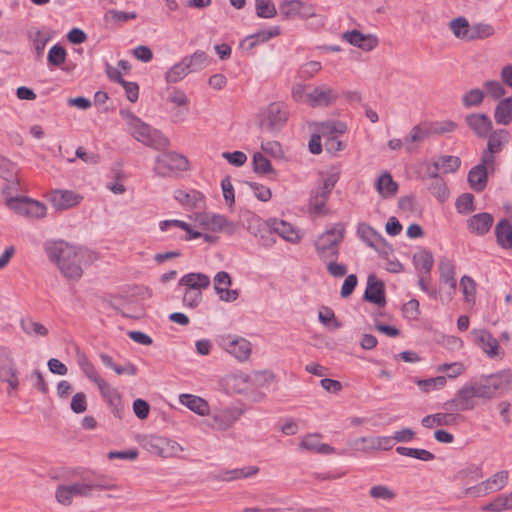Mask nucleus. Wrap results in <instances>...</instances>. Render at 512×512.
I'll return each mask as SVG.
<instances>
[{"instance_id":"ea45409f","label":"nucleus","mask_w":512,"mask_h":512,"mask_svg":"<svg viewBox=\"0 0 512 512\" xmlns=\"http://www.w3.org/2000/svg\"><path fill=\"white\" fill-rule=\"evenodd\" d=\"M346 131V124L343 122L326 121L317 125L316 133L321 135V138L327 139Z\"/></svg>"},{"instance_id":"7ed1b4c3","label":"nucleus","mask_w":512,"mask_h":512,"mask_svg":"<svg viewBox=\"0 0 512 512\" xmlns=\"http://www.w3.org/2000/svg\"><path fill=\"white\" fill-rule=\"evenodd\" d=\"M240 222L249 233L259 239L263 247L269 248L276 243V236L271 233L269 220L263 221L255 213L246 210L241 212Z\"/></svg>"},{"instance_id":"a211bd4d","label":"nucleus","mask_w":512,"mask_h":512,"mask_svg":"<svg viewBox=\"0 0 512 512\" xmlns=\"http://www.w3.org/2000/svg\"><path fill=\"white\" fill-rule=\"evenodd\" d=\"M433 134V127L431 123L421 122L418 125H415L409 132V134L404 138V144L406 150L409 153H413L417 150L413 144H420L424 142L429 136Z\"/></svg>"},{"instance_id":"2f4dec72","label":"nucleus","mask_w":512,"mask_h":512,"mask_svg":"<svg viewBox=\"0 0 512 512\" xmlns=\"http://www.w3.org/2000/svg\"><path fill=\"white\" fill-rule=\"evenodd\" d=\"M180 402L194 413L204 416L209 413V405L207 401L199 396L192 394H181Z\"/></svg>"},{"instance_id":"6e6d98bb","label":"nucleus","mask_w":512,"mask_h":512,"mask_svg":"<svg viewBox=\"0 0 512 512\" xmlns=\"http://www.w3.org/2000/svg\"><path fill=\"white\" fill-rule=\"evenodd\" d=\"M489 493L503 489L508 483V471L502 470L484 481Z\"/></svg>"},{"instance_id":"f8f14e48","label":"nucleus","mask_w":512,"mask_h":512,"mask_svg":"<svg viewBox=\"0 0 512 512\" xmlns=\"http://www.w3.org/2000/svg\"><path fill=\"white\" fill-rule=\"evenodd\" d=\"M220 346L239 361H245L251 354V343L243 337H223Z\"/></svg>"},{"instance_id":"473e14b6","label":"nucleus","mask_w":512,"mask_h":512,"mask_svg":"<svg viewBox=\"0 0 512 512\" xmlns=\"http://www.w3.org/2000/svg\"><path fill=\"white\" fill-rule=\"evenodd\" d=\"M179 284L188 289L201 291V289L209 287L210 278L203 273H188L180 279Z\"/></svg>"},{"instance_id":"13d9d810","label":"nucleus","mask_w":512,"mask_h":512,"mask_svg":"<svg viewBox=\"0 0 512 512\" xmlns=\"http://www.w3.org/2000/svg\"><path fill=\"white\" fill-rule=\"evenodd\" d=\"M485 94L482 90L475 88L462 96V103L465 108L478 107L482 104Z\"/></svg>"},{"instance_id":"2eb2a0df","label":"nucleus","mask_w":512,"mask_h":512,"mask_svg":"<svg viewBox=\"0 0 512 512\" xmlns=\"http://www.w3.org/2000/svg\"><path fill=\"white\" fill-rule=\"evenodd\" d=\"M357 234L359 238L369 247L376 250L381 257L387 258L388 252H384L379 248V244L387 245L386 240L373 227L367 223H359L357 226Z\"/></svg>"},{"instance_id":"49530a36","label":"nucleus","mask_w":512,"mask_h":512,"mask_svg":"<svg viewBox=\"0 0 512 512\" xmlns=\"http://www.w3.org/2000/svg\"><path fill=\"white\" fill-rule=\"evenodd\" d=\"M186 62L182 58V60L179 63H176L173 65L167 72H166V81L168 83H177L183 78H185L190 72L188 67L185 65Z\"/></svg>"},{"instance_id":"aec40b11","label":"nucleus","mask_w":512,"mask_h":512,"mask_svg":"<svg viewBox=\"0 0 512 512\" xmlns=\"http://www.w3.org/2000/svg\"><path fill=\"white\" fill-rule=\"evenodd\" d=\"M494 223V217L488 212H482L472 215L467 220V229L477 236L486 235Z\"/></svg>"},{"instance_id":"58836bf2","label":"nucleus","mask_w":512,"mask_h":512,"mask_svg":"<svg viewBox=\"0 0 512 512\" xmlns=\"http://www.w3.org/2000/svg\"><path fill=\"white\" fill-rule=\"evenodd\" d=\"M376 189L382 197L389 198L397 193L398 184L388 172H385L377 179Z\"/></svg>"},{"instance_id":"dca6fc26","label":"nucleus","mask_w":512,"mask_h":512,"mask_svg":"<svg viewBox=\"0 0 512 512\" xmlns=\"http://www.w3.org/2000/svg\"><path fill=\"white\" fill-rule=\"evenodd\" d=\"M467 126L481 139H485L493 129L490 117L485 113H471L465 117Z\"/></svg>"},{"instance_id":"cd10ccee","label":"nucleus","mask_w":512,"mask_h":512,"mask_svg":"<svg viewBox=\"0 0 512 512\" xmlns=\"http://www.w3.org/2000/svg\"><path fill=\"white\" fill-rule=\"evenodd\" d=\"M496 243L505 250L512 249V225L507 218H502L495 226Z\"/></svg>"},{"instance_id":"864d4df0","label":"nucleus","mask_w":512,"mask_h":512,"mask_svg":"<svg viewBox=\"0 0 512 512\" xmlns=\"http://www.w3.org/2000/svg\"><path fill=\"white\" fill-rule=\"evenodd\" d=\"M456 210L459 214H468L476 210L474 204V195L471 193L461 194L455 202Z\"/></svg>"},{"instance_id":"6ab92c4d","label":"nucleus","mask_w":512,"mask_h":512,"mask_svg":"<svg viewBox=\"0 0 512 512\" xmlns=\"http://www.w3.org/2000/svg\"><path fill=\"white\" fill-rule=\"evenodd\" d=\"M338 99V94L331 88L318 86L307 94V101L311 107H327Z\"/></svg>"},{"instance_id":"c03bdc74","label":"nucleus","mask_w":512,"mask_h":512,"mask_svg":"<svg viewBox=\"0 0 512 512\" xmlns=\"http://www.w3.org/2000/svg\"><path fill=\"white\" fill-rule=\"evenodd\" d=\"M22 330L29 336H47L48 329L39 322L33 321L31 318H22L20 320Z\"/></svg>"},{"instance_id":"6e6552de","label":"nucleus","mask_w":512,"mask_h":512,"mask_svg":"<svg viewBox=\"0 0 512 512\" xmlns=\"http://www.w3.org/2000/svg\"><path fill=\"white\" fill-rule=\"evenodd\" d=\"M338 181V176L332 174L325 178L320 186L311 191L309 205L314 212L320 214L323 212L326 202Z\"/></svg>"},{"instance_id":"1a4fd4ad","label":"nucleus","mask_w":512,"mask_h":512,"mask_svg":"<svg viewBox=\"0 0 512 512\" xmlns=\"http://www.w3.org/2000/svg\"><path fill=\"white\" fill-rule=\"evenodd\" d=\"M345 233V224L338 222L317 237L314 241V247L318 248L324 246V248L328 249L340 248L345 238Z\"/></svg>"},{"instance_id":"4be33fe9","label":"nucleus","mask_w":512,"mask_h":512,"mask_svg":"<svg viewBox=\"0 0 512 512\" xmlns=\"http://www.w3.org/2000/svg\"><path fill=\"white\" fill-rule=\"evenodd\" d=\"M343 39L349 44L361 48L365 51H371L378 45V39L371 34H363L359 30L347 31L343 34Z\"/></svg>"},{"instance_id":"f704fd0d","label":"nucleus","mask_w":512,"mask_h":512,"mask_svg":"<svg viewBox=\"0 0 512 512\" xmlns=\"http://www.w3.org/2000/svg\"><path fill=\"white\" fill-rule=\"evenodd\" d=\"M486 138L488 139L487 148L489 149V152L500 153L503 146L508 143L510 134L506 129H492Z\"/></svg>"},{"instance_id":"bf43d9fd","label":"nucleus","mask_w":512,"mask_h":512,"mask_svg":"<svg viewBox=\"0 0 512 512\" xmlns=\"http://www.w3.org/2000/svg\"><path fill=\"white\" fill-rule=\"evenodd\" d=\"M446 382V377L437 376L434 378L417 380L416 384L422 391L428 393L434 389L443 388L446 385Z\"/></svg>"},{"instance_id":"774afa93","label":"nucleus","mask_w":512,"mask_h":512,"mask_svg":"<svg viewBox=\"0 0 512 512\" xmlns=\"http://www.w3.org/2000/svg\"><path fill=\"white\" fill-rule=\"evenodd\" d=\"M202 301L201 291L186 289L183 296V304L189 308H196Z\"/></svg>"},{"instance_id":"f257e3e1","label":"nucleus","mask_w":512,"mask_h":512,"mask_svg":"<svg viewBox=\"0 0 512 512\" xmlns=\"http://www.w3.org/2000/svg\"><path fill=\"white\" fill-rule=\"evenodd\" d=\"M44 249L50 261L57 265L66 278L73 280L81 278L83 274L81 263L85 254L82 248L60 240L46 242Z\"/></svg>"},{"instance_id":"9d476101","label":"nucleus","mask_w":512,"mask_h":512,"mask_svg":"<svg viewBox=\"0 0 512 512\" xmlns=\"http://www.w3.org/2000/svg\"><path fill=\"white\" fill-rule=\"evenodd\" d=\"M472 335L475 344L483 350L489 358L503 357L504 352L500 351L498 340L486 329H474Z\"/></svg>"},{"instance_id":"423d86ee","label":"nucleus","mask_w":512,"mask_h":512,"mask_svg":"<svg viewBox=\"0 0 512 512\" xmlns=\"http://www.w3.org/2000/svg\"><path fill=\"white\" fill-rule=\"evenodd\" d=\"M289 111L282 102L271 103L261 121V128L269 132L280 131L288 120Z\"/></svg>"},{"instance_id":"39448f33","label":"nucleus","mask_w":512,"mask_h":512,"mask_svg":"<svg viewBox=\"0 0 512 512\" xmlns=\"http://www.w3.org/2000/svg\"><path fill=\"white\" fill-rule=\"evenodd\" d=\"M0 381L8 384V393L19 387L18 368L13 352L3 345H0Z\"/></svg>"},{"instance_id":"5701e85b","label":"nucleus","mask_w":512,"mask_h":512,"mask_svg":"<svg viewBox=\"0 0 512 512\" xmlns=\"http://www.w3.org/2000/svg\"><path fill=\"white\" fill-rule=\"evenodd\" d=\"M477 403L475 400H470L466 393V390L462 386L455 394V397L451 400L446 401L443 404V408L446 411H469L476 407Z\"/></svg>"},{"instance_id":"72a5a7b5","label":"nucleus","mask_w":512,"mask_h":512,"mask_svg":"<svg viewBox=\"0 0 512 512\" xmlns=\"http://www.w3.org/2000/svg\"><path fill=\"white\" fill-rule=\"evenodd\" d=\"M413 264L419 273H424L430 276L431 270L434 265L433 254L426 249H423L413 255Z\"/></svg>"},{"instance_id":"3c124183","label":"nucleus","mask_w":512,"mask_h":512,"mask_svg":"<svg viewBox=\"0 0 512 512\" xmlns=\"http://www.w3.org/2000/svg\"><path fill=\"white\" fill-rule=\"evenodd\" d=\"M152 447L157 449V453L161 456L166 457L167 454H165V446L170 447L171 449V455L175 454L178 451H182L183 448L175 441L168 440L166 438L161 437H154L152 438Z\"/></svg>"},{"instance_id":"f3484780","label":"nucleus","mask_w":512,"mask_h":512,"mask_svg":"<svg viewBox=\"0 0 512 512\" xmlns=\"http://www.w3.org/2000/svg\"><path fill=\"white\" fill-rule=\"evenodd\" d=\"M48 199L57 210H66L79 204L83 197L70 190H54Z\"/></svg>"},{"instance_id":"de8ad7c7","label":"nucleus","mask_w":512,"mask_h":512,"mask_svg":"<svg viewBox=\"0 0 512 512\" xmlns=\"http://www.w3.org/2000/svg\"><path fill=\"white\" fill-rule=\"evenodd\" d=\"M255 10L259 18L271 19L277 15V9L272 0H255Z\"/></svg>"},{"instance_id":"8fccbe9b","label":"nucleus","mask_w":512,"mask_h":512,"mask_svg":"<svg viewBox=\"0 0 512 512\" xmlns=\"http://www.w3.org/2000/svg\"><path fill=\"white\" fill-rule=\"evenodd\" d=\"M253 170L257 174L275 173L272 164L262 153L256 152L252 158Z\"/></svg>"},{"instance_id":"4d7b16f0","label":"nucleus","mask_w":512,"mask_h":512,"mask_svg":"<svg viewBox=\"0 0 512 512\" xmlns=\"http://www.w3.org/2000/svg\"><path fill=\"white\" fill-rule=\"evenodd\" d=\"M428 190L440 202H445L449 197V189L443 178H436V181H432L428 186Z\"/></svg>"},{"instance_id":"37998d69","label":"nucleus","mask_w":512,"mask_h":512,"mask_svg":"<svg viewBox=\"0 0 512 512\" xmlns=\"http://www.w3.org/2000/svg\"><path fill=\"white\" fill-rule=\"evenodd\" d=\"M396 452L399 455L412 457L421 461H432L435 459V455L432 452L421 448L398 446Z\"/></svg>"},{"instance_id":"f03ea898","label":"nucleus","mask_w":512,"mask_h":512,"mask_svg":"<svg viewBox=\"0 0 512 512\" xmlns=\"http://www.w3.org/2000/svg\"><path fill=\"white\" fill-rule=\"evenodd\" d=\"M120 115L126 121L130 134L139 142L155 150L167 148L169 139L159 130L144 123L130 110H121Z\"/></svg>"},{"instance_id":"5fc2aeb1","label":"nucleus","mask_w":512,"mask_h":512,"mask_svg":"<svg viewBox=\"0 0 512 512\" xmlns=\"http://www.w3.org/2000/svg\"><path fill=\"white\" fill-rule=\"evenodd\" d=\"M225 218V216L219 214H205L201 216L200 224L203 225L205 229L211 230L213 232H221Z\"/></svg>"},{"instance_id":"79ce46f5","label":"nucleus","mask_w":512,"mask_h":512,"mask_svg":"<svg viewBox=\"0 0 512 512\" xmlns=\"http://www.w3.org/2000/svg\"><path fill=\"white\" fill-rule=\"evenodd\" d=\"M461 166V159L458 156L445 155L439 157L433 163L436 170L442 169L444 173H455Z\"/></svg>"},{"instance_id":"c85d7f7f","label":"nucleus","mask_w":512,"mask_h":512,"mask_svg":"<svg viewBox=\"0 0 512 512\" xmlns=\"http://www.w3.org/2000/svg\"><path fill=\"white\" fill-rule=\"evenodd\" d=\"M280 34V28L274 26L269 30L258 31L252 35L247 36L241 43V46L247 50L253 49L257 44L264 43Z\"/></svg>"},{"instance_id":"e433bc0d","label":"nucleus","mask_w":512,"mask_h":512,"mask_svg":"<svg viewBox=\"0 0 512 512\" xmlns=\"http://www.w3.org/2000/svg\"><path fill=\"white\" fill-rule=\"evenodd\" d=\"M259 468L256 466H248L243 468H235L221 472L217 478L222 481H233L237 479H245L256 475Z\"/></svg>"},{"instance_id":"69168bd1","label":"nucleus","mask_w":512,"mask_h":512,"mask_svg":"<svg viewBox=\"0 0 512 512\" xmlns=\"http://www.w3.org/2000/svg\"><path fill=\"white\" fill-rule=\"evenodd\" d=\"M378 442V437H360L355 440L354 446L361 451L378 450Z\"/></svg>"},{"instance_id":"c9c22d12","label":"nucleus","mask_w":512,"mask_h":512,"mask_svg":"<svg viewBox=\"0 0 512 512\" xmlns=\"http://www.w3.org/2000/svg\"><path fill=\"white\" fill-rule=\"evenodd\" d=\"M440 281L448 284L450 289L455 292L457 283L455 279V269L453 263L446 257L439 260Z\"/></svg>"},{"instance_id":"a19ab883","label":"nucleus","mask_w":512,"mask_h":512,"mask_svg":"<svg viewBox=\"0 0 512 512\" xmlns=\"http://www.w3.org/2000/svg\"><path fill=\"white\" fill-rule=\"evenodd\" d=\"M495 33L494 28L487 23H475L473 25L469 24V32L467 41H475L480 39H485L493 36Z\"/></svg>"},{"instance_id":"a18cd8bd","label":"nucleus","mask_w":512,"mask_h":512,"mask_svg":"<svg viewBox=\"0 0 512 512\" xmlns=\"http://www.w3.org/2000/svg\"><path fill=\"white\" fill-rule=\"evenodd\" d=\"M449 27L456 38L467 41L469 21L465 17L459 16L452 19Z\"/></svg>"},{"instance_id":"4468645a","label":"nucleus","mask_w":512,"mask_h":512,"mask_svg":"<svg viewBox=\"0 0 512 512\" xmlns=\"http://www.w3.org/2000/svg\"><path fill=\"white\" fill-rule=\"evenodd\" d=\"M363 299L379 307L386 305L385 284L374 274H370L367 278V287Z\"/></svg>"},{"instance_id":"ddd939ff","label":"nucleus","mask_w":512,"mask_h":512,"mask_svg":"<svg viewBox=\"0 0 512 512\" xmlns=\"http://www.w3.org/2000/svg\"><path fill=\"white\" fill-rule=\"evenodd\" d=\"M97 387L101 393V396L109 406L112 414L119 419L123 418L124 405L122 403V397L119 392L110 386L105 380L97 384Z\"/></svg>"},{"instance_id":"e2e57ef3","label":"nucleus","mask_w":512,"mask_h":512,"mask_svg":"<svg viewBox=\"0 0 512 512\" xmlns=\"http://www.w3.org/2000/svg\"><path fill=\"white\" fill-rule=\"evenodd\" d=\"M460 286L467 302L474 301L476 294V283L467 275H464L460 280Z\"/></svg>"},{"instance_id":"bb28decb","label":"nucleus","mask_w":512,"mask_h":512,"mask_svg":"<svg viewBox=\"0 0 512 512\" xmlns=\"http://www.w3.org/2000/svg\"><path fill=\"white\" fill-rule=\"evenodd\" d=\"M279 8L285 19L295 16L308 18L314 15L313 9H309V12H302L303 8H307V4L301 0H285L280 4Z\"/></svg>"},{"instance_id":"338daca9","label":"nucleus","mask_w":512,"mask_h":512,"mask_svg":"<svg viewBox=\"0 0 512 512\" xmlns=\"http://www.w3.org/2000/svg\"><path fill=\"white\" fill-rule=\"evenodd\" d=\"M71 410L76 414H81L87 410V398L85 393L77 392L73 395L71 404Z\"/></svg>"},{"instance_id":"a878e982","label":"nucleus","mask_w":512,"mask_h":512,"mask_svg":"<svg viewBox=\"0 0 512 512\" xmlns=\"http://www.w3.org/2000/svg\"><path fill=\"white\" fill-rule=\"evenodd\" d=\"M489 170L483 165H476L472 167L467 175V181L472 190L480 193L485 190L488 183Z\"/></svg>"},{"instance_id":"09e8293b","label":"nucleus","mask_w":512,"mask_h":512,"mask_svg":"<svg viewBox=\"0 0 512 512\" xmlns=\"http://www.w3.org/2000/svg\"><path fill=\"white\" fill-rule=\"evenodd\" d=\"M78 363L87 378L96 385L104 380L101 376H99L93 363L86 357V355H78Z\"/></svg>"},{"instance_id":"c756f323","label":"nucleus","mask_w":512,"mask_h":512,"mask_svg":"<svg viewBox=\"0 0 512 512\" xmlns=\"http://www.w3.org/2000/svg\"><path fill=\"white\" fill-rule=\"evenodd\" d=\"M175 199L189 208L201 209L204 207V195L196 190L190 192L176 190Z\"/></svg>"},{"instance_id":"0e129e2a","label":"nucleus","mask_w":512,"mask_h":512,"mask_svg":"<svg viewBox=\"0 0 512 512\" xmlns=\"http://www.w3.org/2000/svg\"><path fill=\"white\" fill-rule=\"evenodd\" d=\"M370 497L374 499L393 500L396 496L393 490L385 485H375L369 491Z\"/></svg>"},{"instance_id":"9b49d317","label":"nucleus","mask_w":512,"mask_h":512,"mask_svg":"<svg viewBox=\"0 0 512 512\" xmlns=\"http://www.w3.org/2000/svg\"><path fill=\"white\" fill-rule=\"evenodd\" d=\"M463 387L470 400L475 398L491 400L496 396L488 375H482L476 380H471L464 384Z\"/></svg>"},{"instance_id":"b1692460","label":"nucleus","mask_w":512,"mask_h":512,"mask_svg":"<svg viewBox=\"0 0 512 512\" xmlns=\"http://www.w3.org/2000/svg\"><path fill=\"white\" fill-rule=\"evenodd\" d=\"M488 376L496 396L512 391V369H504Z\"/></svg>"},{"instance_id":"4c0bfd02","label":"nucleus","mask_w":512,"mask_h":512,"mask_svg":"<svg viewBox=\"0 0 512 512\" xmlns=\"http://www.w3.org/2000/svg\"><path fill=\"white\" fill-rule=\"evenodd\" d=\"M183 59L191 73L205 69L210 62L208 54L202 50H197L192 55L185 56Z\"/></svg>"},{"instance_id":"052dcab7","label":"nucleus","mask_w":512,"mask_h":512,"mask_svg":"<svg viewBox=\"0 0 512 512\" xmlns=\"http://www.w3.org/2000/svg\"><path fill=\"white\" fill-rule=\"evenodd\" d=\"M484 510L491 512H503L510 510L507 494H500L488 503Z\"/></svg>"},{"instance_id":"603ef678","label":"nucleus","mask_w":512,"mask_h":512,"mask_svg":"<svg viewBox=\"0 0 512 512\" xmlns=\"http://www.w3.org/2000/svg\"><path fill=\"white\" fill-rule=\"evenodd\" d=\"M66 57V49L60 44H55L48 51L47 61L50 66L59 67L65 63Z\"/></svg>"},{"instance_id":"393cba45","label":"nucleus","mask_w":512,"mask_h":512,"mask_svg":"<svg viewBox=\"0 0 512 512\" xmlns=\"http://www.w3.org/2000/svg\"><path fill=\"white\" fill-rule=\"evenodd\" d=\"M269 225L274 236L277 234L290 243H298L300 241L298 232L288 222L274 218L269 219Z\"/></svg>"},{"instance_id":"20e7f679","label":"nucleus","mask_w":512,"mask_h":512,"mask_svg":"<svg viewBox=\"0 0 512 512\" xmlns=\"http://www.w3.org/2000/svg\"><path fill=\"white\" fill-rule=\"evenodd\" d=\"M188 160L176 152H164L156 157L154 171L161 177L172 176L175 173L186 171Z\"/></svg>"},{"instance_id":"0eeeda50","label":"nucleus","mask_w":512,"mask_h":512,"mask_svg":"<svg viewBox=\"0 0 512 512\" xmlns=\"http://www.w3.org/2000/svg\"><path fill=\"white\" fill-rule=\"evenodd\" d=\"M10 209L33 218H41L46 214V207L39 201L24 196L10 197L6 200Z\"/></svg>"},{"instance_id":"7c9ffc66","label":"nucleus","mask_w":512,"mask_h":512,"mask_svg":"<svg viewBox=\"0 0 512 512\" xmlns=\"http://www.w3.org/2000/svg\"><path fill=\"white\" fill-rule=\"evenodd\" d=\"M495 122L499 125H509L512 122V97L501 99L494 110Z\"/></svg>"},{"instance_id":"680f3d73","label":"nucleus","mask_w":512,"mask_h":512,"mask_svg":"<svg viewBox=\"0 0 512 512\" xmlns=\"http://www.w3.org/2000/svg\"><path fill=\"white\" fill-rule=\"evenodd\" d=\"M483 86L487 94L495 100L502 98L506 93L504 86L497 80H487Z\"/></svg>"},{"instance_id":"412c9836","label":"nucleus","mask_w":512,"mask_h":512,"mask_svg":"<svg viewBox=\"0 0 512 512\" xmlns=\"http://www.w3.org/2000/svg\"><path fill=\"white\" fill-rule=\"evenodd\" d=\"M463 416L459 413H435L426 415L421 419V424L425 428H433L436 426H454L459 420H463Z\"/></svg>"}]
</instances>
